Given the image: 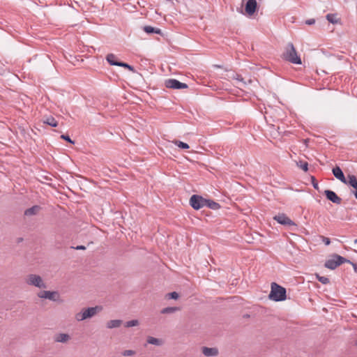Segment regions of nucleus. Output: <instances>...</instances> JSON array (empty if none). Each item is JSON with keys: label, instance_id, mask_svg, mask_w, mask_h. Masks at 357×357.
Returning <instances> with one entry per match:
<instances>
[{"label": "nucleus", "instance_id": "obj_30", "mask_svg": "<svg viewBox=\"0 0 357 357\" xmlns=\"http://www.w3.org/2000/svg\"><path fill=\"white\" fill-rule=\"evenodd\" d=\"M135 354V351L134 350H131V349L125 350L122 352V355L123 356H133Z\"/></svg>", "mask_w": 357, "mask_h": 357}, {"label": "nucleus", "instance_id": "obj_41", "mask_svg": "<svg viewBox=\"0 0 357 357\" xmlns=\"http://www.w3.org/2000/svg\"><path fill=\"white\" fill-rule=\"evenodd\" d=\"M354 242H355V243H357V239H356Z\"/></svg>", "mask_w": 357, "mask_h": 357}, {"label": "nucleus", "instance_id": "obj_5", "mask_svg": "<svg viewBox=\"0 0 357 357\" xmlns=\"http://www.w3.org/2000/svg\"><path fill=\"white\" fill-rule=\"evenodd\" d=\"M26 283L31 286H34L38 288H46V284L43 282L42 278L36 274H30L26 279Z\"/></svg>", "mask_w": 357, "mask_h": 357}, {"label": "nucleus", "instance_id": "obj_2", "mask_svg": "<svg viewBox=\"0 0 357 357\" xmlns=\"http://www.w3.org/2000/svg\"><path fill=\"white\" fill-rule=\"evenodd\" d=\"M282 58L294 64H301L302 63L292 43L287 44L282 53Z\"/></svg>", "mask_w": 357, "mask_h": 357}, {"label": "nucleus", "instance_id": "obj_13", "mask_svg": "<svg viewBox=\"0 0 357 357\" xmlns=\"http://www.w3.org/2000/svg\"><path fill=\"white\" fill-rule=\"evenodd\" d=\"M70 339L68 334L66 333H58L54 337V340L56 342L66 343Z\"/></svg>", "mask_w": 357, "mask_h": 357}, {"label": "nucleus", "instance_id": "obj_8", "mask_svg": "<svg viewBox=\"0 0 357 357\" xmlns=\"http://www.w3.org/2000/svg\"><path fill=\"white\" fill-rule=\"evenodd\" d=\"M279 224L287 226H296V224L284 213H278L273 217Z\"/></svg>", "mask_w": 357, "mask_h": 357}, {"label": "nucleus", "instance_id": "obj_7", "mask_svg": "<svg viewBox=\"0 0 357 357\" xmlns=\"http://www.w3.org/2000/svg\"><path fill=\"white\" fill-rule=\"evenodd\" d=\"M165 85L167 88L173 89H183L188 87V84L179 82L176 79H168L165 82Z\"/></svg>", "mask_w": 357, "mask_h": 357}, {"label": "nucleus", "instance_id": "obj_36", "mask_svg": "<svg viewBox=\"0 0 357 357\" xmlns=\"http://www.w3.org/2000/svg\"><path fill=\"white\" fill-rule=\"evenodd\" d=\"M314 23H315L314 19H309V20H305V24L307 25H312Z\"/></svg>", "mask_w": 357, "mask_h": 357}, {"label": "nucleus", "instance_id": "obj_28", "mask_svg": "<svg viewBox=\"0 0 357 357\" xmlns=\"http://www.w3.org/2000/svg\"><path fill=\"white\" fill-rule=\"evenodd\" d=\"M174 144L179 148L183 149H188L190 147L187 143H185V142H183L181 141H175Z\"/></svg>", "mask_w": 357, "mask_h": 357}, {"label": "nucleus", "instance_id": "obj_1", "mask_svg": "<svg viewBox=\"0 0 357 357\" xmlns=\"http://www.w3.org/2000/svg\"><path fill=\"white\" fill-rule=\"evenodd\" d=\"M270 300L279 302L283 301L287 298L286 289L275 282L271 283V289L268 295Z\"/></svg>", "mask_w": 357, "mask_h": 357}, {"label": "nucleus", "instance_id": "obj_9", "mask_svg": "<svg viewBox=\"0 0 357 357\" xmlns=\"http://www.w3.org/2000/svg\"><path fill=\"white\" fill-rule=\"evenodd\" d=\"M38 296L40 298H46L55 301L57 300L58 293L56 291H41L38 294Z\"/></svg>", "mask_w": 357, "mask_h": 357}, {"label": "nucleus", "instance_id": "obj_38", "mask_svg": "<svg viewBox=\"0 0 357 357\" xmlns=\"http://www.w3.org/2000/svg\"><path fill=\"white\" fill-rule=\"evenodd\" d=\"M349 264H351L352 265V266L354 267V269L356 273H357V264H355V263H353L350 261V262H349Z\"/></svg>", "mask_w": 357, "mask_h": 357}, {"label": "nucleus", "instance_id": "obj_19", "mask_svg": "<svg viewBox=\"0 0 357 357\" xmlns=\"http://www.w3.org/2000/svg\"><path fill=\"white\" fill-rule=\"evenodd\" d=\"M143 30L148 34L157 33L161 34V30L158 28L153 27L151 26H144Z\"/></svg>", "mask_w": 357, "mask_h": 357}, {"label": "nucleus", "instance_id": "obj_34", "mask_svg": "<svg viewBox=\"0 0 357 357\" xmlns=\"http://www.w3.org/2000/svg\"><path fill=\"white\" fill-rule=\"evenodd\" d=\"M233 77L234 79L238 80V82H243V84H245V82H243V78L241 77V75L236 74L235 75H234Z\"/></svg>", "mask_w": 357, "mask_h": 357}, {"label": "nucleus", "instance_id": "obj_14", "mask_svg": "<svg viewBox=\"0 0 357 357\" xmlns=\"http://www.w3.org/2000/svg\"><path fill=\"white\" fill-rule=\"evenodd\" d=\"M202 353L206 356H216L218 354V350L216 348H208L204 347Z\"/></svg>", "mask_w": 357, "mask_h": 357}, {"label": "nucleus", "instance_id": "obj_35", "mask_svg": "<svg viewBox=\"0 0 357 357\" xmlns=\"http://www.w3.org/2000/svg\"><path fill=\"white\" fill-rule=\"evenodd\" d=\"M322 241L326 245H328L331 243V240L327 237L322 236Z\"/></svg>", "mask_w": 357, "mask_h": 357}, {"label": "nucleus", "instance_id": "obj_3", "mask_svg": "<svg viewBox=\"0 0 357 357\" xmlns=\"http://www.w3.org/2000/svg\"><path fill=\"white\" fill-rule=\"evenodd\" d=\"M102 310V307L96 306L87 308H84L82 310L75 314V319L78 321H84L86 319L91 318L97 312Z\"/></svg>", "mask_w": 357, "mask_h": 357}, {"label": "nucleus", "instance_id": "obj_31", "mask_svg": "<svg viewBox=\"0 0 357 357\" xmlns=\"http://www.w3.org/2000/svg\"><path fill=\"white\" fill-rule=\"evenodd\" d=\"M167 296L169 298H171V299H177L178 298V294L176 291H173V292L169 293L167 294Z\"/></svg>", "mask_w": 357, "mask_h": 357}, {"label": "nucleus", "instance_id": "obj_32", "mask_svg": "<svg viewBox=\"0 0 357 357\" xmlns=\"http://www.w3.org/2000/svg\"><path fill=\"white\" fill-rule=\"evenodd\" d=\"M61 139H64V140H66V141H67V142H70V144H75V142H74V141H73V140L70 138V137H69L68 135H61Z\"/></svg>", "mask_w": 357, "mask_h": 357}, {"label": "nucleus", "instance_id": "obj_12", "mask_svg": "<svg viewBox=\"0 0 357 357\" xmlns=\"http://www.w3.org/2000/svg\"><path fill=\"white\" fill-rule=\"evenodd\" d=\"M332 172H333L334 176L337 179L340 180L341 182H342L344 184H347V180L346 179V178L344 175V173L340 167L336 166L335 167H334L333 169Z\"/></svg>", "mask_w": 357, "mask_h": 357}, {"label": "nucleus", "instance_id": "obj_24", "mask_svg": "<svg viewBox=\"0 0 357 357\" xmlns=\"http://www.w3.org/2000/svg\"><path fill=\"white\" fill-rule=\"evenodd\" d=\"M326 20L332 23V24H337L338 22V19H337V15L336 14H332L329 13L326 16Z\"/></svg>", "mask_w": 357, "mask_h": 357}, {"label": "nucleus", "instance_id": "obj_27", "mask_svg": "<svg viewBox=\"0 0 357 357\" xmlns=\"http://www.w3.org/2000/svg\"><path fill=\"white\" fill-rule=\"evenodd\" d=\"M297 166L305 172L308 170V164L307 162L299 161L297 162Z\"/></svg>", "mask_w": 357, "mask_h": 357}, {"label": "nucleus", "instance_id": "obj_40", "mask_svg": "<svg viewBox=\"0 0 357 357\" xmlns=\"http://www.w3.org/2000/svg\"><path fill=\"white\" fill-rule=\"evenodd\" d=\"M22 240H23L22 238H19L17 239V242L20 243V242L22 241Z\"/></svg>", "mask_w": 357, "mask_h": 357}, {"label": "nucleus", "instance_id": "obj_26", "mask_svg": "<svg viewBox=\"0 0 357 357\" xmlns=\"http://www.w3.org/2000/svg\"><path fill=\"white\" fill-rule=\"evenodd\" d=\"M317 279L323 284H327L330 282V280L328 278L324 276H320L318 274H316Z\"/></svg>", "mask_w": 357, "mask_h": 357}, {"label": "nucleus", "instance_id": "obj_22", "mask_svg": "<svg viewBox=\"0 0 357 357\" xmlns=\"http://www.w3.org/2000/svg\"><path fill=\"white\" fill-rule=\"evenodd\" d=\"M347 184L350 185L354 189H357V178L354 175H348Z\"/></svg>", "mask_w": 357, "mask_h": 357}, {"label": "nucleus", "instance_id": "obj_11", "mask_svg": "<svg viewBox=\"0 0 357 357\" xmlns=\"http://www.w3.org/2000/svg\"><path fill=\"white\" fill-rule=\"evenodd\" d=\"M257 8V2L256 0H248L245 4V10L249 15H252Z\"/></svg>", "mask_w": 357, "mask_h": 357}, {"label": "nucleus", "instance_id": "obj_10", "mask_svg": "<svg viewBox=\"0 0 357 357\" xmlns=\"http://www.w3.org/2000/svg\"><path fill=\"white\" fill-rule=\"evenodd\" d=\"M324 194L326 198L333 203L336 204H340L342 203V199L338 197L335 192L331 190H326Z\"/></svg>", "mask_w": 357, "mask_h": 357}, {"label": "nucleus", "instance_id": "obj_37", "mask_svg": "<svg viewBox=\"0 0 357 357\" xmlns=\"http://www.w3.org/2000/svg\"><path fill=\"white\" fill-rule=\"evenodd\" d=\"M73 248L75 249V250H85L86 249V247L84 246V245H77L76 247H73Z\"/></svg>", "mask_w": 357, "mask_h": 357}, {"label": "nucleus", "instance_id": "obj_33", "mask_svg": "<svg viewBox=\"0 0 357 357\" xmlns=\"http://www.w3.org/2000/svg\"><path fill=\"white\" fill-rule=\"evenodd\" d=\"M312 185H313L314 188L318 190L319 185L314 176H312Z\"/></svg>", "mask_w": 357, "mask_h": 357}, {"label": "nucleus", "instance_id": "obj_39", "mask_svg": "<svg viewBox=\"0 0 357 357\" xmlns=\"http://www.w3.org/2000/svg\"><path fill=\"white\" fill-rule=\"evenodd\" d=\"M354 196H355V198L357 199V189L353 192Z\"/></svg>", "mask_w": 357, "mask_h": 357}, {"label": "nucleus", "instance_id": "obj_21", "mask_svg": "<svg viewBox=\"0 0 357 357\" xmlns=\"http://www.w3.org/2000/svg\"><path fill=\"white\" fill-rule=\"evenodd\" d=\"M116 57L114 54H107V57H106V59L107 61V62L111 65V66H119V62L120 61H117L116 60Z\"/></svg>", "mask_w": 357, "mask_h": 357}, {"label": "nucleus", "instance_id": "obj_6", "mask_svg": "<svg viewBox=\"0 0 357 357\" xmlns=\"http://www.w3.org/2000/svg\"><path fill=\"white\" fill-rule=\"evenodd\" d=\"M190 204L195 210H199L206 205V199L198 195H193L190 199Z\"/></svg>", "mask_w": 357, "mask_h": 357}, {"label": "nucleus", "instance_id": "obj_20", "mask_svg": "<svg viewBox=\"0 0 357 357\" xmlns=\"http://www.w3.org/2000/svg\"><path fill=\"white\" fill-rule=\"evenodd\" d=\"M147 342L150 344H153L155 346H161L164 343L162 339L155 338L151 336H149L147 337Z\"/></svg>", "mask_w": 357, "mask_h": 357}, {"label": "nucleus", "instance_id": "obj_29", "mask_svg": "<svg viewBox=\"0 0 357 357\" xmlns=\"http://www.w3.org/2000/svg\"><path fill=\"white\" fill-rule=\"evenodd\" d=\"M119 66L126 68L128 69L129 70H130L132 72L135 71V69H134L133 66L129 65L128 63H124V62H121V61L119 62Z\"/></svg>", "mask_w": 357, "mask_h": 357}, {"label": "nucleus", "instance_id": "obj_42", "mask_svg": "<svg viewBox=\"0 0 357 357\" xmlns=\"http://www.w3.org/2000/svg\"><path fill=\"white\" fill-rule=\"evenodd\" d=\"M356 345L357 346V340H356Z\"/></svg>", "mask_w": 357, "mask_h": 357}, {"label": "nucleus", "instance_id": "obj_23", "mask_svg": "<svg viewBox=\"0 0 357 357\" xmlns=\"http://www.w3.org/2000/svg\"><path fill=\"white\" fill-rule=\"evenodd\" d=\"M180 310L178 307H165L161 310L162 314H172Z\"/></svg>", "mask_w": 357, "mask_h": 357}, {"label": "nucleus", "instance_id": "obj_17", "mask_svg": "<svg viewBox=\"0 0 357 357\" xmlns=\"http://www.w3.org/2000/svg\"><path fill=\"white\" fill-rule=\"evenodd\" d=\"M205 206H207L208 208L213 209V210H218L220 208V205L219 203L214 202L213 200L207 199H206Z\"/></svg>", "mask_w": 357, "mask_h": 357}, {"label": "nucleus", "instance_id": "obj_4", "mask_svg": "<svg viewBox=\"0 0 357 357\" xmlns=\"http://www.w3.org/2000/svg\"><path fill=\"white\" fill-rule=\"evenodd\" d=\"M346 262H350V260H349L340 255L335 254L332 256V257L331 259L326 260L324 266L326 268H327L328 269L334 270L337 266L341 265L342 264L346 263Z\"/></svg>", "mask_w": 357, "mask_h": 357}, {"label": "nucleus", "instance_id": "obj_16", "mask_svg": "<svg viewBox=\"0 0 357 357\" xmlns=\"http://www.w3.org/2000/svg\"><path fill=\"white\" fill-rule=\"evenodd\" d=\"M122 321L120 319H114L107 321L106 326L109 329L116 328L121 326Z\"/></svg>", "mask_w": 357, "mask_h": 357}, {"label": "nucleus", "instance_id": "obj_15", "mask_svg": "<svg viewBox=\"0 0 357 357\" xmlns=\"http://www.w3.org/2000/svg\"><path fill=\"white\" fill-rule=\"evenodd\" d=\"M40 210V206L38 205L33 206L32 207L27 208L24 211V215L26 216H31L36 215Z\"/></svg>", "mask_w": 357, "mask_h": 357}, {"label": "nucleus", "instance_id": "obj_25", "mask_svg": "<svg viewBox=\"0 0 357 357\" xmlns=\"http://www.w3.org/2000/svg\"><path fill=\"white\" fill-rule=\"evenodd\" d=\"M139 325V321L137 319H132L125 323V327L130 328Z\"/></svg>", "mask_w": 357, "mask_h": 357}, {"label": "nucleus", "instance_id": "obj_18", "mask_svg": "<svg viewBox=\"0 0 357 357\" xmlns=\"http://www.w3.org/2000/svg\"><path fill=\"white\" fill-rule=\"evenodd\" d=\"M43 123L47 124L52 127H56L58 126L57 121L52 116H47V117L44 118V119L43 120Z\"/></svg>", "mask_w": 357, "mask_h": 357}]
</instances>
